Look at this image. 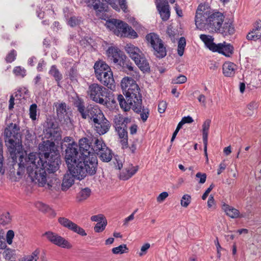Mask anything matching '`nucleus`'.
<instances>
[{
    "label": "nucleus",
    "instance_id": "5fc2aeb1",
    "mask_svg": "<svg viewBox=\"0 0 261 261\" xmlns=\"http://www.w3.org/2000/svg\"><path fill=\"white\" fill-rule=\"evenodd\" d=\"M71 230L74 232H76L81 235L82 236H85L87 235V233H86L85 231L75 223H74V224L73 225V226Z\"/></svg>",
    "mask_w": 261,
    "mask_h": 261
},
{
    "label": "nucleus",
    "instance_id": "de8ad7c7",
    "mask_svg": "<svg viewBox=\"0 0 261 261\" xmlns=\"http://www.w3.org/2000/svg\"><path fill=\"white\" fill-rule=\"evenodd\" d=\"M107 224V222L106 220L97 222L94 227L95 231L97 232H101L105 229Z\"/></svg>",
    "mask_w": 261,
    "mask_h": 261
},
{
    "label": "nucleus",
    "instance_id": "f3484780",
    "mask_svg": "<svg viewBox=\"0 0 261 261\" xmlns=\"http://www.w3.org/2000/svg\"><path fill=\"white\" fill-rule=\"evenodd\" d=\"M156 8L163 21H167L170 17V12L167 0H155Z\"/></svg>",
    "mask_w": 261,
    "mask_h": 261
},
{
    "label": "nucleus",
    "instance_id": "393cba45",
    "mask_svg": "<svg viewBox=\"0 0 261 261\" xmlns=\"http://www.w3.org/2000/svg\"><path fill=\"white\" fill-rule=\"evenodd\" d=\"M261 38V21H257L254 24L252 31L247 35L248 40H256Z\"/></svg>",
    "mask_w": 261,
    "mask_h": 261
},
{
    "label": "nucleus",
    "instance_id": "3c124183",
    "mask_svg": "<svg viewBox=\"0 0 261 261\" xmlns=\"http://www.w3.org/2000/svg\"><path fill=\"white\" fill-rule=\"evenodd\" d=\"M13 73L16 76L23 77L26 75V70L24 68L17 66L14 68Z\"/></svg>",
    "mask_w": 261,
    "mask_h": 261
},
{
    "label": "nucleus",
    "instance_id": "4be33fe9",
    "mask_svg": "<svg viewBox=\"0 0 261 261\" xmlns=\"http://www.w3.org/2000/svg\"><path fill=\"white\" fill-rule=\"evenodd\" d=\"M233 51V47L230 43L223 42V43L217 44L216 50H214V52L222 54L226 57H230L232 54Z\"/></svg>",
    "mask_w": 261,
    "mask_h": 261
},
{
    "label": "nucleus",
    "instance_id": "20e7f679",
    "mask_svg": "<svg viewBox=\"0 0 261 261\" xmlns=\"http://www.w3.org/2000/svg\"><path fill=\"white\" fill-rule=\"evenodd\" d=\"M114 126L117 132L119 138L121 139L120 143L122 147L127 148V124L130 122V119L125 117L121 114H117L114 116Z\"/></svg>",
    "mask_w": 261,
    "mask_h": 261
},
{
    "label": "nucleus",
    "instance_id": "338daca9",
    "mask_svg": "<svg viewBox=\"0 0 261 261\" xmlns=\"http://www.w3.org/2000/svg\"><path fill=\"white\" fill-rule=\"evenodd\" d=\"M37 207H38L40 211L43 212H47L49 210H50L48 205L42 203H38L37 204Z\"/></svg>",
    "mask_w": 261,
    "mask_h": 261
},
{
    "label": "nucleus",
    "instance_id": "9d476101",
    "mask_svg": "<svg viewBox=\"0 0 261 261\" xmlns=\"http://www.w3.org/2000/svg\"><path fill=\"white\" fill-rule=\"evenodd\" d=\"M45 161L42 160L41 167L45 170V184H46V171L48 173H54L59 168L61 160L59 154L50 156L49 158H44Z\"/></svg>",
    "mask_w": 261,
    "mask_h": 261
},
{
    "label": "nucleus",
    "instance_id": "a878e982",
    "mask_svg": "<svg viewBox=\"0 0 261 261\" xmlns=\"http://www.w3.org/2000/svg\"><path fill=\"white\" fill-rule=\"evenodd\" d=\"M43 132L44 138L50 139L51 141H56L60 136L58 128L53 125L46 127Z\"/></svg>",
    "mask_w": 261,
    "mask_h": 261
},
{
    "label": "nucleus",
    "instance_id": "dca6fc26",
    "mask_svg": "<svg viewBox=\"0 0 261 261\" xmlns=\"http://www.w3.org/2000/svg\"><path fill=\"white\" fill-rule=\"evenodd\" d=\"M40 154L43 155L44 158H49L50 156L58 154V150L53 141L47 140L43 141L39 145Z\"/></svg>",
    "mask_w": 261,
    "mask_h": 261
},
{
    "label": "nucleus",
    "instance_id": "ddd939ff",
    "mask_svg": "<svg viewBox=\"0 0 261 261\" xmlns=\"http://www.w3.org/2000/svg\"><path fill=\"white\" fill-rule=\"evenodd\" d=\"M210 13L207 11L203 10L202 7L198 6L195 16V25L198 29L203 30L206 27H208Z\"/></svg>",
    "mask_w": 261,
    "mask_h": 261
},
{
    "label": "nucleus",
    "instance_id": "7ed1b4c3",
    "mask_svg": "<svg viewBox=\"0 0 261 261\" xmlns=\"http://www.w3.org/2000/svg\"><path fill=\"white\" fill-rule=\"evenodd\" d=\"M107 23L108 27L111 30H113L114 34L117 36L133 38L137 37V33L125 22L112 19Z\"/></svg>",
    "mask_w": 261,
    "mask_h": 261
},
{
    "label": "nucleus",
    "instance_id": "680f3d73",
    "mask_svg": "<svg viewBox=\"0 0 261 261\" xmlns=\"http://www.w3.org/2000/svg\"><path fill=\"white\" fill-rule=\"evenodd\" d=\"M167 108V102L165 101H160L158 105V111L160 113L165 112Z\"/></svg>",
    "mask_w": 261,
    "mask_h": 261
},
{
    "label": "nucleus",
    "instance_id": "39448f33",
    "mask_svg": "<svg viewBox=\"0 0 261 261\" xmlns=\"http://www.w3.org/2000/svg\"><path fill=\"white\" fill-rule=\"evenodd\" d=\"M88 94L90 99L96 103L102 105H107L108 90L98 84H92L89 86Z\"/></svg>",
    "mask_w": 261,
    "mask_h": 261
},
{
    "label": "nucleus",
    "instance_id": "7c9ffc66",
    "mask_svg": "<svg viewBox=\"0 0 261 261\" xmlns=\"http://www.w3.org/2000/svg\"><path fill=\"white\" fill-rule=\"evenodd\" d=\"M236 69V64L231 62H225L223 65V73L225 76H233Z\"/></svg>",
    "mask_w": 261,
    "mask_h": 261
},
{
    "label": "nucleus",
    "instance_id": "13d9d810",
    "mask_svg": "<svg viewBox=\"0 0 261 261\" xmlns=\"http://www.w3.org/2000/svg\"><path fill=\"white\" fill-rule=\"evenodd\" d=\"M258 107V104L257 102L255 101H252L249 103L247 106V109L250 111V112H247V114L251 116L252 115V111L257 109Z\"/></svg>",
    "mask_w": 261,
    "mask_h": 261
},
{
    "label": "nucleus",
    "instance_id": "412c9836",
    "mask_svg": "<svg viewBox=\"0 0 261 261\" xmlns=\"http://www.w3.org/2000/svg\"><path fill=\"white\" fill-rule=\"evenodd\" d=\"M102 84L110 89L115 88V83L111 69L109 71L105 72L101 76V79H98Z\"/></svg>",
    "mask_w": 261,
    "mask_h": 261
},
{
    "label": "nucleus",
    "instance_id": "473e14b6",
    "mask_svg": "<svg viewBox=\"0 0 261 261\" xmlns=\"http://www.w3.org/2000/svg\"><path fill=\"white\" fill-rule=\"evenodd\" d=\"M117 100L119 103L121 108L123 109L125 111H127L131 108L132 109L136 108V104L135 103L128 102L127 100L124 98L122 95L119 94L117 95Z\"/></svg>",
    "mask_w": 261,
    "mask_h": 261
},
{
    "label": "nucleus",
    "instance_id": "bb28decb",
    "mask_svg": "<svg viewBox=\"0 0 261 261\" xmlns=\"http://www.w3.org/2000/svg\"><path fill=\"white\" fill-rule=\"evenodd\" d=\"M89 7H93L97 12L106 11L108 6L106 4L101 3V0H84Z\"/></svg>",
    "mask_w": 261,
    "mask_h": 261
},
{
    "label": "nucleus",
    "instance_id": "f8f14e48",
    "mask_svg": "<svg viewBox=\"0 0 261 261\" xmlns=\"http://www.w3.org/2000/svg\"><path fill=\"white\" fill-rule=\"evenodd\" d=\"M51 243L62 248L70 249L72 247L70 243L64 238L56 233L50 231H46L42 234Z\"/></svg>",
    "mask_w": 261,
    "mask_h": 261
},
{
    "label": "nucleus",
    "instance_id": "e433bc0d",
    "mask_svg": "<svg viewBox=\"0 0 261 261\" xmlns=\"http://www.w3.org/2000/svg\"><path fill=\"white\" fill-rule=\"evenodd\" d=\"M222 208L226 214L231 218H236L239 217V211L228 204H224Z\"/></svg>",
    "mask_w": 261,
    "mask_h": 261
},
{
    "label": "nucleus",
    "instance_id": "c85d7f7f",
    "mask_svg": "<svg viewBox=\"0 0 261 261\" xmlns=\"http://www.w3.org/2000/svg\"><path fill=\"white\" fill-rule=\"evenodd\" d=\"M96 154L103 162H108L110 161L112 158L111 150L106 144L103 145V147L101 149L100 151Z\"/></svg>",
    "mask_w": 261,
    "mask_h": 261
},
{
    "label": "nucleus",
    "instance_id": "cd10ccee",
    "mask_svg": "<svg viewBox=\"0 0 261 261\" xmlns=\"http://www.w3.org/2000/svg\"><path fill=\"white\" fill-rule=\"evenodd\" d=\"M138 170V166H133L130 165L121 172L120 178L124 180H127L132 177Z\"/></svg>",
    "mask_w": 261,
    "mask_h": 261
},
{
    "label": "nucleus",
    "instance_id": "f704fd0d",
    "mask_svg": "<svg viewBox=\"0 0 261 261\" xmlns=\"http://www.w3.org/2000/svg\"><path fill=\"white\" fill-rule=\"evenodd\" d=\"M234 29L231 23L225 22L223 26L220 27V29L217 32L222 34L223 36L232 35L234 33Z\"/></svg>",
    "mask_w": 261,
    "mask_h": 261
},
{
    "label": "nucleus",
    "instance_id": "b1692460",
    "mask_svg": "<svg viewBox=\"0 0 261 261\" xmlns=\"http://www.w3.org/2000/svg\"><path fill=\"white\" fill-rule=\"evenodd\" d=\"M125 50L129 57L134 61L142 56V51L137 46L129 43L125 46Z\"/></svg>",
    "mask_w": 261,
    "mask_h": 261
},
{
    "label": "nucleus",
    "instance_id": "79ce46f5",
    "mask_svg": "<svg viewBox=\"0 0 261 261\" xmlns=\"http://www.w3.org/2000/svg\"><path fill=\"white\" fill-rule=\"evenodd\" d=\"M133 110L136 113H140L141 118L143 122H145L147 120L149 114V110L148 108H145L144 107L142 108L141 103L140 104V111H137L135 109H133Z\"/></svg>",
    "mask_w": 261,
    "mask_h": 261
},
{
    "label": "nucleus",
    "instance_id": "2eb2a0df",
    "mask_svg": "<svg viewBox=\"0 0 261 261\" xmlns=\"http://www.w3.org/2000/svg\"><path fill=\"white\" fill-rule=\"evenodd\" d=\"M224 19V16L220 12L210 13L208 19V27L217 32L220 29Z\"/></svg>",
    "mask_w": 261,
    "mask_h": 261
},
{
    "label": "nucleus",
    "instance_id": "a19ab883",
    "mask_svg": "<svg viewBox=\"0 0 261 261\" xmlns=\"http://www.w3.org/2000/svg\"><path fill=\"white\" fill-rule=\"evenodd\" d=\"M59 223L63 227L71 230L74 223L65 217H60L58 219Z\"/></svg>",
    "mask_w": 261,
    "mask_h": 261
},
{
    "label": "nucleus",
    "instance_id": "6e6552de",
    "mask_svg": "<svg viewBox=\"0 0 261 261\" xmlns=\"http://www.w3.org/2000/svg\"><path fill=\"white\" fill-rule=\"evenodd\" d=\"M127 91L124 94L125 95L126 99L128 102L135 103L136 108H135L137 111H140V104L142 103V96L140 93V88L136 84L133 83L129 87L128 89H126Z\"/></svg>",
    "mask_w": 261,
    "mask_h": 261
},
{
    "label": "nucleus",
    "instance_id": "a18cd8bd",
    "mask_svg": "<svg viewBox=\"0 0 261 261\" xmlns=\"http://www.w3.org/2000/svg\"><path fill=\"white\" fill-rule=\"evenodd\" d=\"M166 33L172 42H175L176 37H177L178 35L177 31L175 29H173L171 25H169L167 27Z\"/></svg>",
    "mask_w": 261,
    "mask_h": 261
},
{
    "label": "nucleus",
    "instance_id": "bf43d9fd",
    "mask_svg": "<svg viewBox=\"0 0 261 261\" xmlns=\"http://www.w3.org/2000/svg\"><path fill=\"white\" fill-rule=\"evenodd\" d=\"M14 237V232L12 230L7 231L6 234L7 242L8 244L11 245L12 243V240Z\"/></svg>",
    "mask_w": 261,
    "mask_h": 261
},
{
    "label": "nucleus",
    "instance_id": "6e6d98bb",
    "mask_svg": "<svg viewBox=\"0 0 261 261\" xmlns=\"http://www.w3.org/2000/svg\"><path fill=\"white\" fill-rule=\"evenodd\" d=\"M81 22V19L76 17L75 16H72L70 18L68 21V24L71 27H75L80 24Z\"/></svg>",
    "mask_w": 261,
    "mask_h": 261
},
{
    "label": "nucleus",
    "instance_id": "603ef678",
    "mask_svg": "<svg viewBox=\"0 0 261 261\" xmlns=\"http://www.w3.org/2000/svg\"><path fill=\"white\" fill-rule=\"evenodd\" d=\"M127 250L126 245H121L118 247L113 248L112 249V252L114 254H122L125 252V251Z\"/></svg>",
    "mask_w": 261,
    "mask_h": 261
},
{
    "label": "nucleus",
    "instance_id": "ea45409f",
    "mask_svg": "<svg viewBox=\"0 0 261 261\" xmlns=\"http://www.w3.org/2000/svg\"><path fill=\"white\" fill-rule=\"evenodd\" d=\"M106 144L103 142L102 140L98 139H94V145L92 146V152H94V154H97L100 151L101 149L103 147V145Z\"/></svg>",
    "mask_w": 261,
    "mask_h": 261
},
{
    "label": "nucleus",
    "instance_id": "72a5a7b5",
    "mask_svg": "<svg viewBox=\"0 0 261 261\" xmlns=\"http://www.w3.org/2000/svg\"><path fill=\"white\" fill-rule=\"evenodd\" d=\"M74 177L70 173L67 172L64 176L62 183V190H68L74 183Z\"/></svg>",
    "mask_w": 261,
    "mask_h": 261
},
{
    "label": "nucleus",
    "instance_id": "5701e85b",
    "mask_svg": "<svg viewBox=\"0 0 261 261\" xmlns=\"http://www.w3.org/2000/svg\"><path fill=\"white\" fill-rule=\"evenodd\" d=\"M211 121L210 119H206L202 124V138L204 144V154L206 158L207 161L208 160V156L207 153V146L208 143V130L210 127Z\"/></svg>",
    "mask_w": 261,
    "mask_h": 261
},
{
    "label": "nucleus",
    "instance_id": "49530a36",
    "mask_svg": "<svg viewBox=\"0 0 261 261\" xmlns=\"http://www.w3.org/2000/svg\"><path fill=\"white\" fill-rule=\"evenodd\" d=\"M39 253L40 250L37 249L31 255L24 257L23 261H37L39 258Z\"/></svg>",
    "mask_w": 261,
    "mask_h": 261
},
{
    "label": "nucleus",
    "instance_id": "0eeeda50",
    "mask_svg": "<svg viewBox=\"0 0 261 261\" xmlns=\"http://www.w3.org/2000/svg\"><path fill=\"white\" fill-rule=\"evenodd\" d=\"M148 43L154 50V55L158 58H163L166 56L167 51L162 40L159 36L153 33L148 34L146 36Z\"/></svg>",
    "mask_w": 261,
    "mask_h": 261
},
{
    "label": "nucleus",
    "instance_id": "4d7b16f0",
    "mask_svg": "<svg viewBox=\"0 0 261 261\" xmlns=\"http://www.w3.org/2000/svg\"><path fill=\"white\" fill-rule=\"evenodd\" d=\"M17 55L16 51L13 49L9 53L6 57V61L8 63H11L14 61Z\"/></svg>",
    "mask_w": 261,
    "mask_h": 261
},
{
    "label": "nucleus",
    "instance_id": "69168bd1",
    "mask_svg": "<svg viewBox=\"0 0 261 261\" xmlns=\"http://www.w3.org/2000/svg\"><path fill=\"white\" fill-rule=\"evenodd\" d=\"M187 81V77L185 75H180L175 80H174V83L175 84H183Z\"/></svg>",
    "mask_w": 261,
    "mask_h": 261
},
{
    "label": "nucleus",
    "instance_id": "6ab92c4d",
    "mask_svg": "<svg viewBox=\"0 0 261 261\" xmlns=\"http://www.w3.org/2000/svg\"><path fill=\"white\" fill-rule=\"evenodd\" d=\"M94 127L95 130L98 134L103 135L109 131L110 123L103 116L102 118H100L97 122L94 123Z\"/></svg>",
    "mask_w": 261,
    "mask_h": 261
},
{
    "label": "nucleus",
    "instance_id": "58836bf2",
    "mask_svg": "<svg viewBox=\"0 0 261 261\" xmlns=\"http://www.w3.org/2000/svg\"><path fill=\"white\" fill-rule=\"evenodd\" d=\"M49 73L55 78L56 81L57 82L58 86L61 87L60 81L62 79V75L56 68V66L53 65L51 67Z\"/></svg>",
    "mask_w": 261,
    "mask_h": 261
},
{
    "label": "nucleus",
    "instance_id": "052dcab7",
    "mask_svg": "<svg viewBox=\"0 0 261 261\" xmlns=\"http://www.w3.org/2000/svg\"><path fill=\"white\" fill-rule=\"evenodd\" d=\"M196 177L199 178L198 182L201 184H204L206 181V175L205 173H202L201 172H198L196 174Z\"/></svg>",
    "mask_w": 261,
    "mask_h": 261
},
{
    "label": "nucleus",
    "instance_id": "423d86ee",
    "mask_svg": "<svg viewBox=\"0 0 261 261\" xmlns=\"http://www.w3.org/2000/svg\"><path fill=\"white\" fill-rule=\"evenodd\" d=\"M76 107L83 118H88L94 123L97 122L100 118H102L104 116L97 106L90 105L85 109L84 105L80 102L76 105Z\"/></svg>",
    "mask_w": 261,
    "mask_h": 261
},
{
    "label": "nucleus",
    "instance_id": "a211bd4d",
    "mask_svg": "<svg viewBox=\"0 0 261 261\" xmlns=\"http://www.w3.org/2000/svg\"><path fill=\"white\" fill-rule=\"evenodd\" d=\"M19 130V126L17 124L13 123H10L5 129V140L20 139Z\"/></svg>",
    "mask_w": 261,
    "mask_h": 261
},
{
    "label": "nucleus",
    "instance_id": "37998d69",
    "mask_svg": "<svg viewBox=\"0 0 261 261\" xmlns=\"http://www.w3.org/2000/svg\"><path fill=\"white\" fill-rule=\"evenodd\" d=\"M90 194L91 190L89 188H84L79 193L77 199L80 201L85 200L90 196Z\"/></svg>",
    "mask_w": 261,
    "mask_h": 261
},
{
    "label": "nucleus",
    "instance_id": "f257e3e1",
    "mask_svg": "<svg viewBox=\"0 0 261 261\" xmlns=\"http://www.w3.org/2000/svg\"><path fill=\"white\" fill-rule=\"evenodd\" d=\"M78 147L74 143L69 144L65 150V159L69 173L79 180L84 179L87 174L96 173L97 162L95 160L79 157Z\"/></svg>",
    "mask_w": 261,
    "mask_h": 261
},
{
    "label": "nucleus",
    "instance_id": "e2e57ef3",
    "mask_svg": "<svg viewBox=\"0 0 261 261\" xmlns=\"http://www.w3.org/2000/svg\"><path fill=\"white\" fill-rule=\"evenodd\" d=\"M115 162H114V165L115 167L120 170L122 166H123V160L122 159H120L119 158H115Z\"/></svg>",
    "mask_w": 261,
    "mask_h": 261
},
{
    "label": "nucleus",
    "instance_id": "0e129e2a",
    "mask_svg": "<svg viewBox=\"0 0 261 261\" xmlns=\"http://www.w3.org/2000/svg\"><path fill=\"white\" fill-rule=\"evenodd\" d=\"M168 196V193L166 192L161 193L157 197V201L159 202H162Z\"/></svg>",
    "mask_w": 261,
    "mask_h": 261
},
{
    "label": "nucleus",
    "instance_id": "aec40b11",
    "mask_svg": "<svg viewBox=\"0 0 261 261\" xmlns=\"http://www.w3.org/2000/svg\"><path fill=\"white\" fill-rule=\"evenodd\" d=\"M95 73L97 79H101L105 72L109 71L111 68L105 62L102 61H97L94 66Z\"/></svg>",
    "mask_w": 261,
    "mask_h": 261
},
{
    "label": "nucleus",
    "instance_id": "c03bdc74",
    "mask_svg": "<svg viewBox=\"0 0 261 261\" xmlns=\"http://www.w3.org/2000/svg\"><path fill=\"white\" fill-rule=\"evenodd\" d=\"M186 44V39L184 37H181L178 42L177 53L179 56L184 54L185 48Z\"/></svg>",
    "mask_w": 261,
    "mask_h": 261
},
{
    "label": "nucleus",
    "instance_id": "4468645a",
    "mask_svg": "<svg viewBox=\"0 0 261 261\" xmlns=\"http://www.w3.org/2000/svg\"><path fill=\"white\" fill-rule=\"evenodd\" d=\"M107 55L108 59L114 64L119 66H122V64L124 65L123 60L125 56L117 47H109L107 50Z\"/></svg>",
    "mask_w": 261,
    "mask_h": 261
},
{
    "label": "nucleus",
    "instance_id": "864d4df0",
    "mask_svg": "<svg viewBox=\"0 0 261 261\" xmlns=\"http://www.w3.org/2000/svg\"><path fill=\"white\" fill-rule=\"evenodd\" d=\"M191 201V197L190 195L188 194H185L181 198L180 204L183 207H187L190 203Z\"/></svg>",
    "mask_w": 261,
    "mask_h": 261
},
{
    "label": "nucleus",
    "instance_id": "774afa93",
    "mask_svg": "<svg viewBox=\"0 0 261 261\" xmlns=\"http://www.w3.org/2000/svg\"><path fill=\"white\" fill-rule=\"evenodd\" d=\"M91 220L92 221L95 222H100V221H103L104 220H106L105 218L103 217L102 215H94L91 217Z\"/></svg>",
    "mask_w": 261,
    "mask_h": 261
},
{
    "label": "nucleus",
    "instance_id": "4c0bfd02",
    "mask_svg": "<svg viewBox=\"0 0 261 261\" xmlns=\"http://www.w3.org/2000/svg\"><path fill=\"white\" fill-rule=\"evenodd\" d=\"M133 83L135 84L136 81L131 77H125L122 79L121 82V86L123 91V94L127 91L126 89H128L129 87L133 85Z\"/></svg>",
    "mask_w": 261,
    "mask_h": 261
},
{
    "label": "nucleus",
    "instance_id": "c9c22d12",
    "mask_svg": "<svg viewBox=\"0 0 261 261\" xmlns=\"http://www.w3.org/2000/svg\"><path fill=\"white\" fill-rule=\"evenodd\" d=\"M138 67L143 71H147L149 69V65L143 54L140 56L138 60L134 61Z\"/></svg>",
    "mask_w": 261,
    "mask_h": 261
},
{
    "label": "nucleus",
    "instance_id": "1a4fd4ad",
    "mask_svg": "<svg viewBox=\"0 0 261 261\" xmlns=\"http://www.w3.org/2000/svg\"><path fill=\"white\" fill-rule=\"evenodd\" d=\"M79 150L80 152L79 157L86 159L88 158L91 161L92 158H94L95 162H97V157L93 152H92V147H91V142L87 138H82L79 140Z\"/></svg>",
    "mask_w": 261,
    "mask_h": 261
},
{
    "label": "nucleus",
    "instance_id": "8fccbe9b",
    "mask_svg": "<svg viewBox=\"0 0 261 261\" xmlns=\"http://www.w3.org/2000/svg\"><path fill=\"white\" fill-rule=\"evenodd\" d=\"M11 220L10 214L8 212H5L1 215L0 223L3 225H6L10 223Z\"/></svg>",
    "mask_w": 261,
    "mask_h": 261
},
{
    "label": "nucleus",
    "instance_id": "2f4dec72",
    "mask_svg": "<svg viewBox=\"0 0 261 261\" xmlns=\"http://www.w3.org/2000/svg\"><path fill=\"white\" fill-rule=\"evenodd\" d=\"M200 38L210 50L214 52V50H216L217 44L214 43V38L212 36L201 34L200 35Z\"/></svg>",
    "mask_w": 261,
    "mask_h": 261
},
{
    "label": "nucleus",
    "instance_id": "09e8293b",
    "mask_svg": "<svg viewBox=\"0 0 261 261\" xmlns=\"http://www.w3.org/2000/svg\"><path fill=\"white\" fill-rule=\"evenodd\" d=\"M37 106L36 104L34 103L31 105L29 109V115L30 117L33 120H35L37 118Z\"/></svg>",
    "mask_w": 261,
    "mask_h": 261
},
{
    "label": "nucleus",
    "instance_id": "9b49d317",
    "mask_svg": "<svg viewBox=\"0 0 261 261\" xmlns=\"http://www.w3.org/2000/svg\"><path fill=\"white\" fill-rule=\"evenodd\" d=\"M5 141L13 161L14 162H17V158L23 152L21 150L22 147L20 143V139H9V140H5Z\"/></svg>",
    "mask_w": 261,
    "mask_h": 261
},
{
    "label": "nucleus",
    "instance_id": "c756f323",
    "mask_svg": "<svg viewBox=\"0 0 261 261\" xmlns=\"http://www.w3.org/2000/svg\"><path fill=\"white\" fill-rule=\"evenodd\" d=\"M56 110L58 118L60 121L63 120L66 121L68 120L69 116L67 115L66 105L65 103L59 104L58 106H57Z\"/></svg>",
    "mask_w": 261,
    "mask_h": 261
},
{
    "label": "nucleus",
    "instance_id": "f03ea898",
    "mask_svg": "<svg viewBox=\"0 0 261 261\" xmlns=\"http://www.w3.org/2000/svg\"><path fill=\"white\" fill-rule=\"evenodd\" d=\"M22 152L18 158L19 163L16 165L18 169L15 180L19 179L24 174L26 170L28 176L32 181L38 182L40 186L45 185V177L44 169L41 167L42 162V155L36 152H31L27 155ZM16 166V164H15Z\"/></svg>",
    "mask_w": 261,
    "mask_h": 261
}]
</instances>
